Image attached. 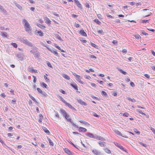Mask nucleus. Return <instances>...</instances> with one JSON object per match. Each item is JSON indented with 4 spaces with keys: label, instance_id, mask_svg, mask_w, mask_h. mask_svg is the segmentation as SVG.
<instances>
[{
    "label": "nucleus",
    "instance_id": "8fccbe9b",
    "mask_svg": "<svg viewBox=\"0 0 155 155\" xmlns=\"http://www.w3.org/2000/svg\"><path fill=\"white\" fill-rule=\"evenodd\" d=\"M89 56L90 58H92V59H94V58L96 59L97 58L94 55L89 54Z\"/></svg>",
    "mask_w": 155,
    "mask_h": 155
},
{
    "label": "nucleus",
    "instance_id": "09e8293b",
    "mask_svg": "<svg viewBox=\"0 0 155 155\" xmlns=\"http://www.w3.org/2000/svg\"><path fill=\"white\" fill-rule=\"evenodd\" d=\"M134 130L137 134H140V132L138 131L136 128H134Z\"/></svg>",
    "mask_w": 155,
    "mask_h": 155
},
{
    "label": "nucleus",
    "instance_id": "7c9ffc66",
    "mask_svg": "<svg viewBox=\"0 0 155 155\" xmlns=\"http://www.w3.org/2000/svg\"><path fill=\"white\" fill-rule=\"evenodd\" d=\"M91 45L94 48L97 49H99V46L98 45H96L95 44L93 43H92L91 42Z\"/></svg>",
    "mask_w": 155,
    "mask_h": 155
},
{
    "label": "nucleus",
    "instance_id": "bf43d9fd",
    "mask_svg": "<svg viewBox=\"0 0 155 155\" xmlns=\"http://www.w3.org/2000/svg\"><path fill=\"white\" fill-rule=\"evenodd\" d=\"M138 112L139 113H140L142 115H146L145 114H144V113H143L141 110H138Z\"/></svg>",
    "mask_w": 155,
    "mask_h": 155
},
{
    "label": "nucleus",
    "instance_id": "774afa93",
    "mask_svg": "<svg viewBox=\"0 0 155 155\" xmlns=\"http://www.w3.org/2000/svg\"><path fill=\"white\" fill-rule=\"evenodd\" d=\"M60 91L61 93L62 94H66L64 90H62V89L60 90Z\"/></svg>",
    "mask_w": 155,
    "mask_h": 155
},
{
    "label": "nucleus",
    "instance_id": "f704fd0d",
    "mask_svg": "<svg viewBox=\"0 0 155 155\" xmlns=\"http://www.w3.org/2000/svg\"><path fill=\"white\" fill-rule=\"evenodd\" d=\"M94 22L97 23V24L100 25L101 24V22L99 21V20L97 19H95L94 20Z\"/></svg>",
    "mask_w": 155,
    "mask_h": 155
},
{
    "label": "nucleus",
    "instance_id": "4468645a",
    "mask_svg": "<svg viewBox=\"0 0 155 155\" xmlns=\"http://www.w3.org/2000/svg\"><path fill=\"white\" fill-rule=\"evenodd\" d=\"M42 128L45 132L47 134H50V132L48 130V129L45 127H42Z\"/></svg>",
    "mask_w": 155,
    "mask_h": 155
},
{
    "label": "nucleus",
    "instance_id": "b1692460",
    "mask_svg": "<svg viewBox=\"0 0 155 155\" xmlns=\"http://www.w3.org/2000/svg\"><path fill=\"white\" fill-rule=\"evenodd\" d=\"M66 105L67 106H68L69 108H70L71 109H72V110H74V111H76V109L75 108H74V107H72L71 106V104H70L68 103L66 104Z\"/></svg>",
    "mask_w": 155,
    "mask_h": 155
},
{
    "label": "nucleus",
    "instance_id": "c85d7f7f",
    "mask_svg": "<svg viewBox=\"0 0 155 155\" xmlns=\"http://www.w3.org/2000/svg\"><path fill=\"white\" fill-rule=\"evenodd\" d=\"M29 97H30L33 100V101H34L35 103L37 105V104H38V103L37 102V101L36 100V99H35V98L33 97L32 96H31V95H30V94H29Z\"/></svg>",
    "mask_w": 155,
    "mask_h": 155
},
{
    "label": "nucleus",
    "instance_id": "473e14b6",
    "mask_svg": "<svg viewBox=\"0 0 155 155\" xmlns=\"http://www.w3.org/2000/svg\"><path fill=\"white\" fill-rule=\"evenodd\" d=\"M115 133L118 135L122 136L123 137H126L125 136L123 135L122 134L120 133V131L118 130L115 131Z\"/></svg>",
    "mask_w": 155,
    "mask_h": 155
},
{
    "label": "nucleus",
    "instance_id": "a211bd4d",
    "mask_svg": "<svg viewBox=\"0 0 155 155\" xmlns=\"http://www.w3.org/2000/svg\"><path fill=\"white\" fill-rule=\"evenodd\" d=\"M98 143L100 146L101 147H104L106 146V143L104 142H102L101 141H99Z\"/></svg>",
    "mask_w": 155,
    "mask_h": 155
},
{
    "label": "nucleus",
    "instance_id": "393cba45",
    "mask_svg": "<svg viewBox=\"0 0 155 155\" xmlns=\"http://www.w3.org/2000/svg\"><path fill=\"white\" fill-rule=\"evenodd\" d=\"M1 35L4 38H7L8 36L7 33L5 32H1Z\"/></svg>",
    "mask_w": 155,
    "mask_h": 155
},
{
    "label": "nucleus",
    "instance_id": "ddd939ff",
    "mask_svg": "<svg viewBox=\"0 0 155 155\" xmlns=\"http://www.w3.org/2000/svg\"><path fill=\"white\" fill-rule=\"evenodd\" d=\"M17 57L21 60H23V54L20 53H18L17 54Z\"/></svg>",
    "mask_w": 155,
    "mask_h": 155
},
{
    "label": "nucleus",
    "instance_id": "4d7b16f0",
    "mask_svg": "<svg viewBox=\"0 0 155 155\" xmlns=\"http://www.w3.org/2000/svg\"><path fill=\"white\" fill-rule=\"evenodd\" d=\"M69 143H70L71 144L73 147H74L78 149V148L76 146V145L73 143H72L71 141H70L68 142Z\"/></svg>",
    "mask_w": 155,
    "mask_h": 155
},
{
    "label": "nucleus",
    "instance_id": "20e7f679",
    "mask_svg": "<svg viewBox=\"0 0 155 155\" xmlns=\"http://www.w3.org/2000/svg\"><path fill=\"white\" fill-rule=\"evenodd\" d=\"M48 50L54 54L56 56L58 57L60 56L57 52V50L55 48H48Z\"/></svg>",
    "mask_w": 155,
    "mask_h": 155
},
{
    "label": "nucleus",
    "instance_id": "5701e85b",
    "mask_svg": "<svg viewBox=\"0 0 155 155\" xmlns=\"http://www.w3.org/2000/svg\"><path fill=\"white\" fill-rule=\"evenodd\" d=\"M35 31H37V33L38 34L39 36L42 37L44 35V33L42 31H41L40 30V31H37V30H36Z\"/></svg>",
    "mask_w": 155,
    "mask_h": 155
},
{
    "label": "nucleus",
    "instance_id": "58836bf2",
    "mask_svg": "<svg viewBox=\"0 0 155 155\" xmlns=\"http://www.w3.org/2000/svg\"><path fill=\"white\" fill-rule=\"evenodd\" d=\"M15 5H16V6L20 10H22V7L21 6H20L19 4H18L17 3H15Z\"/></svg>",
    "mask_w": 155,
    "mask_h": 155
},
{
    "label": "nucleus",
    "instance_id": "a18cd8bd",
    "mask_svg": "<svg viewBox=\"0 0 155 155\" xmlns=\"http://www.w3.org/2000/svg\"><path fill=\"white\" fill-rule=\"evenodd\" d=\"M11 45L14 48H16L18 47L17 45L15 43L12 42L11 43Z\"/></svg>",
    "mask_w": 155,
    "mask_h": 155
},
{
    "label": "nucleus",
    "instance_id": "0e129e2a",
    "mask_svg": "<svg viewBox=\"0 0 155 155\" xmlns=\"http://www.w3.org/2000/svg\"><path fill=\"white\" fill-rule=\"evenodd\" d=\"M112 95L114 96H117V93L115 91H113L112 92Z\"/></svg>",
    "mask_w": 155,
    "mask_h": 155
},
{
    "label": "nucleus",
    "instance_id": "c756f323",
    "mask_svg": "<svg viewBox=\"0 0 155 155\" xmlns=\"http://www.w3.org/2000/svg\"><path fill=\"white\" fill-rule=\"evenodd\" d=\"M76 80L79 83L84 84H85V82L82 81L81 79V78H76Z\"/></svg>",
    "mask_w": 155,
    "mask_h": 155
},
{
    "label": "nucleus",
    "instance_id": "cd10ccee",
    "mask_svg": "<svg viewBox=\"0 0 155 155\" xmlns=\"http://www.w3.org/2000/svg\"><path fill=\"white\" fill-rule=\"evenodd\" d=\"M68 120V121L69 122H70L71 123V124H72V125L74 127H76L77 128H79V127L77 125H76L74 123V122L71 119Z\"/></svg>",
    "mask_w": 155,
    "mask_h": 155
},
{
    "label": "nucleus",
    "instance_id": "4be33fe9",
    "mask_svg": "<svg viewBox=\"0 0 155 155\" xmlns=\"http://www.w3.org/2000/svg\"><path fill=\"white\" fill-rule=\"evenodd\" d=\"M59 98L60 100L62 101L63 103H64L66 105L68 103L66 102L64 99L61 96H59Z\"/></svg>",
    "mask_w": 155,
    "mask_h": 155
},
{
    "label": "nucleus",
    "instance_id": "2f4dec72",
    "mask_svg": "<svg viewBox=\"0 0 155 155\" xmlns=\"http://www.w3.org/2000/svg\"><path fill=\"white\" fill-rule=\"evenodd\" d=\"M79 121L81 123L84 124H85V125H90L89 124L88 122H86L85 121H84L81 120H79Z\"/></svg>",
    "mask_w": 155,
    "mask_h": 155
},
{
    "label": "nucleus",
    "instance_id": "1a4fd4ad",
    "mask_svg": "<svg viewBox=\"0 0 155 155\" xmlns=\"http://www.w3.org/2000/svg\"><path fill=\"white\" fill-rule=\"evenodd\" d=\"M65 152L67 153L68 155H73L71 151L67 148H65L64 149Z\"/></svg>",
    "mask_w": 155,
    "mask_h": 155
},
{
    "label": "nucleus",
    "instance_id": "f257e3e1",
    "mask_svg": "<svg viewBox=\"0 0 155 155\" xmlns=\"http://www.w3.org/2000/svg\"><path fill=\"white\" fill-rule=\"evenodd\" d=\"M23 21L25 23L24 28L25 31L28 33H31V28L27 21L25 19H24Z\"/></svg>",
    "mask_w": 155,
    "mask_h": 155
},
{
    "label": "nucleus",
    "instance_id": "13d9d810",
    "mask_svg": "<svg viewBox=\"0 0 155 155\" xmlns=\"http://www.w3.org/2000/svg\"><path fill=\"white\" fill-rule=\"evenodd\" d=\"M123 116L126 117H128L129 116V114L127 112H126V113H123Z\"/></svg>",
    "mask_w": 155,
    "mask_h": 155
},
{
    "label": "nucleus",
    "instance_id": "de8ad7c7",
    "mask_svg": "<svg viewBox=\"0 0 155 155\" xmlns=\"http://www.w3.org/2000/svg\"><path fill=\"white\" fill-rule=\"evenodd\" d=\"M91 97H92V98H93V99H95L97 100H98L99 101V99L96 97H95L94 96V95H93V94H91Z\"/></svg>",
    "mask_w": 155,
    "mask_h": 155
},
{
    "label": "nucleus",
    "instance_id": "a878e982",
    "mask_svg": "<svg viewBox=\"0 0 155 155\" xmlns=\"http://www.w3.org/2000/svg\"><path fill=\"white\" fill-rule=\"evenodd\" d=\"M92 151L93 153L96 155H98L99 153H100V152L95 150H92Z\"/></svg>",
    "mask_w": 155,
    "mask_h": 155
},
{
    "label": "nucleus",
    "instance_id": "9b49d317",
    "mask_svg": "<svg viewBox=\"0 0 155 155\" xmlns=\"http://www.w3.org/2000/svg\"><path fill=\"white\" fill-rule=\"evenodd\" d=\"M60 112L63 114V116L65 118L67 116L68 114L63 109H61L60 110Z\"/></svg>",
    "mask_w": 155,
    "mask_h": 155
},
{
    "label": "nucleus",
    "instance_id": "4c0bfd02",
    "mask_svg": "<svg viewBox=\"0 0 155 155\" xmlns=\"http://www.w3.org/2000/svg\"><path fill=\"white\" fill-rule=\"evenodd\" d=\"M41 85L44 88H48V86L44 82H42L41 84Z\"/></svg>",
    "mask_w": 155,
    "mask_h": 155
},
{
    "label": "nucleus",
    "instance_id": "e2e57ef3",
    "mask_svg": "<svg viewBox=\"0 0 155 155\" xmlns=\"http://www.w3.org/2000/svg\"><path fill=\"white\" fill-rule=\"evenodd\" d=\"M54 46L55 48L58 49L59 50L61 49V48L59 46H58V45L57 44H55L54 45Z\"/></svg>",
    "mask_w": 155,
    "mask_h": 155
},
{
    "label": "nucleus",
    "instance_id": "c9c22d12",
    "mask_svg": "<svg viewBox=\"0 0 155 155\" xmlns=\"http://www.w3.org/2000/svg\"><path fill=\"white\" fill-rule=\"evenodd\" d=\"M37 25L39 28H41V29H44L45 28V27L43 25H41L39 24H37Z\"/></svg>",
    "mask_w": 155,
    "mask_h": 155
},
{
    "label": "nucleus",
    "instance_id": "423d86ee",
    "mask_svg": "<svg viewBox=\"0 0 155 155\" xmlns=\"http://www.w3.org/2000/svg\"><path fill=\"white\" fill-rule=\"evenodd\" d=\"M77 6L79 8L80 10L82 11L83 8L82 5L81 4L78 0H74Z\"/></svg>",
    "mask_w": 155,
    "mask_h": 155
},
{
    "label": "nucleus",
    "instance_id": "bb28decb",
    "mask_svg": "<svg viewBox=\"0 0 155 155\" xmlns=\"http://www.w3.org/2000/svg\"><path fill=\"white\" fill-rule=\"evenodd\" d=\"M68 120V121L69 122H70L71 123V124H72V125L74 127H76L77 128H79V127L77 125H76L74 123V122L71 119Z\"/></svg>",
    "mask_w": 155,
    "mask_h": 155
},
{
    "label": "nucleus",
    "instance_id": "9d476101",
    "mask_svg": "<svg viewBox=\"0 0 155 155\" xmlns=\"http://www.w3.org/2000/svg\"><path fill=\"white\" fill-rule=\"evenodd\" d=\"M45 22L49 25L51 24V21H50L49 19L47 17H45Z\"/></svg>",
    "mask_w": 155,
    "mask_h": 155
},
{
    "label": "nucleus",
    "instance_id": "6e6d98bb",
    "mask_svg": "<svg viewBox=\"0 0 155 155\" xmlns=\"http://www.w3.org/2000/svg\"><path fill=\"white\" fill-rule=\"evenodd\" d=\"M41 94L43 95L45 97H47L48 96V95L45 92L43 91H42V92H41Z\"/></svg>",
    "mask_w": 155,
    "mask_h": 155
},
{
    "label": "nucleus",
    "instance_id": "6e6552de",
    "mask_svg": "<svg viewBox=\"0 0 155 155\" xmlns=\"http://www.w3.org/2000/svg\"><path fill=\"white\" fill-rule=\"evenodd\" d=\"M78 33L82 36H87L86 33L84 32V30L83 29H81V30L78 32Z\"/></svg>",
    "mask_w": 155,
    "mask_h": 155
},
{
    "label": "nucleus",
    "instance_id": "f03ea898",
    "mask_svg": "<svg viewBox=\"0 0 155 155\" xmlns=\"http://www.w3.org/2000/svg\"><path fill=\"white\" fill-rule=\"evenodd\" d=\"M32 49L30 51V52L34 55L35 58H38L39 57V52L38 51V48L34 46Z\"/></svg>",
    "mask_w": 155,
    "mask_h": 155
},
{
    "label": "nucleus",
    "instance_id": "c03bdc74",
    "mask_svg": "<svg viewBox=\"0 0 155 155\" xmlns=\"http://www.w3.org/2000/svg\"><path fill=\"white\" fill-rule=\"evenodd\" d=\"M105 151L107 153L110 154L111 153L110 151L107 148H105L104 149Z\"/></svg>",
    "mask_w": 155,
    "mask_h": 155
},
{
    "label": "nucleus",
    "instance_id": "72a5a7b5",
    "mask_svg": "<svg viewBox=\"0 0 155 155\" xmlns=\"http://www.w3.org/2000/svg\"><path fill=\"white\" fill-rule=\"evenodd\" d=\"M55 37L57 38L58 40H59L60 41H63V40L61 38L60 36V35H58V34H55Z\"/></svg>",
    "mask_w": 155,
    "mask_h": 155
},
{
    "label": "nucleus",
    "instance_id": "680f3d73",
    "mask_svg": "<svg viewBox=\"0 0 155 155\" xmlns=\"http://www.w3.org/2000/svg\"><path fill=\"white\" fill-rule=\"evenodd\" d=\"M92 115L94 117H99V115L95 113L94 112H92Z\"/></svg>",
    "mask_w": 155,
    "mask_h": 155
},
{
    "label": "nucleus",
    "instance_id": "a19ab883",
    "mask_svg": "<svg viewBox=\"0 0 155 155\" xmlns=\"http://www.w3.org/2000/svg\"><path fill=\"white\" fill-rule=\"evenodd\" d=\"M101 94L103 96H104L105 97H107V93L104 91H101Z\"/></svg>",
    "mask_w": 155,
    "mask_h": 155
},
{
    "label": "nucleus",
    "instance_id": "49530a36",
    "mask_svg": "<svg viewBox=\"0 0 155 155\" xmlns=\"http://www.w3.org/2000/svg\"><path fill=\"white\" fill-rule=\"evenodd\" d=\"M135 37L137 39H139L141 38V37L138 34H136L134 35Z\"/></svg>",
    "mask_w": 155,
    "mask_h": 155
},
{
    "label": "nucleus",
    "instance_id": "2eb2a0df",
    "mask_svg": "<svg viewBox=\"0 0 155 155\" xmlns=\"http://www.w3.org/2000/svg\"><path fill=\"white\" fill-rule=\"evenodd\" d=\"M20 41L24 44L25 45L26 43H27L28 41V40L26 39H25L24 38H21L20 39Z\"/></svg>",
    "mask_w": 155,
    "mask_h": 155
},
{
    "label": "nucleus",
    "instance_id": "864d4df0",
    "mask_svg": "<svg viewBox=\"0 0 155 155\" xmlns=\"http://www.w3.org/2000/svg\"><path fill=\"white\" fill-rule=\"evenodd\" d=\"M47 64L48 66L50 68H52V66L51 65V64L48 61H47Z\"/></svg>",
    "mask_w": 155,
    "mask_h": 155
},
{
    "label": "nucleus",
    "instance_id": "e433bc0d",
    "mask_svg": "<svg viewBox=\"0 0 155 155\" xmlns=\"http://www.w3.org/2000/svg\"><path fill=\"white\" fill-rule=\"evenodd\" d=\"M97 139L99 140H101L102 141H104L105 140H106L104 138L98 135Z\"/></svg>",
    "mask_w": 155,
    "mask_h": 155
},
{
    "label": "nucleus",
    "instance_id": "aec40b11",
    "mask_svg": "<svg viewBox=\"0 0 155 155\" xmlns=\"http://www.w3.org/2000/svg\"><path fill=\"white\" fill-rule=\"evenodd\" d=\"M25 45H27L30 47H32L33 48V47H34V46L33 44L31 42L29 41H28L27 43H26V44H25Z\"/></svg>",
    "mask_w": 155,
    "mask_h": 155
},
{
    "label": "nucleus",
    "instance_id": "79ce46f5",
    "mask_svg": "<svg viewBox=\"0 0 155 155\" xmlns=\"http://www.w3.org/2000/svg\"><path fill=\"white\" fill-rule=\"evenodd\" d=\"M127 99L128 100H129V101H131L132 102H136V100L135 99H134V98L131 99V98H130V97H128L127 98Z\"/></svg>",
    "mask_w": 155,
    "mask_h": 155
},
{
    "label": "nucleus",
    "instance_id": "7ed1b4c3",
    "mask_svg": "<svg viewBox=\"0 0 155 155\" xmlns=\"http://www.w3.org/2000/svg\"><path fill=\"white\" fill-rule=\"evenodd\" d=\"M85 135L90 138H92L95 139H97L98 135L96 134H93L92 133L90 132H88Z\"/></svg>",
    "mask_w": 155,
    "mask_h": 155
},
{
    "label": "nucleus",
    "instance_id": "dca6fc26",
    "mask_svg": "<svg viewBox=\"0 0 155 155\" xmlns=\"http://www.w3.org/2000/svg\"><path fill=\"white\" fill-rule=\"evenodd\" d=\"M70 85L75 90H78V86L76 84L71 83L70 84Z\"/></svg>",
    "mask_w": 155,
    "mask_h": 155
},
{
    "label": "nucleus",
    "instance_id": "3c124183",
    "mask_svg": "<svg viewBox=\"0 0 155 155\" xmlns=\"http://www.w3.org/2000/svg\"><path fill=\"white\" fill-rule=\"evenodd\" d=\"M141 32L142 34L143 35H148V34L147 33L145 32L144 31V30H141Z\"/></svg>",
    "mask_w": 155,
    "mask_h": 155
},
{
    "label": "nucleus",
    "instance_id": "f3484780",
    "mask_svg": "<svg viewBox=\"0 0 155 155\" xmlns=\"http://www.w3.org/2000/svg\"><path fill=\"white\" fill-rule=\"evenodd\" d=\"M28 70L31 73H36V72H37V71L33 69L32 67L29 68Z\"/></svg>",
    "mask_w": 155,
    "mask_h": 155
},
{
    "label": "nucleus",
    "instance_id": "6ab92c4d",
    "mask_svg": "<svg viewBox=\"0 0 155 155\" xmlns=\"http://www.w3.org/2000/svg\"><path fill=\"white\" fill-rule=\"evenodd\" d=\"M117 69H118V71H119L120 73H122V74L124 75H126L127 73L126 72L124 71L122 69L120 68H117Z\"/></svg>",
    "mask_w": 155,
    "mask_h": 155
},
{
    "label": "nucleus",
    "instance_id": "603ef678",
    "mask_svg": "<svg viewBox=\"0 0 155 155\" xmlns=\"http://www.w3.org/2000/svg\"><path fill=\"white\" fill-rule=\"evenodd\" d=\"M139 143L140 144L142 145L143 146L145 147H147V145L146 144L142 142H139Z\"/></svg>",
    "mask_w": 155,
    "mask_h": 155
},
{
    "label": "nucleus",
    "instance_id": "052dcab7",
    "mask_svg": "<svg viewBox=\"0 0 155 155\" xmlns=\"http://www.w3.org/2000/svg\"><path fill=\"white\" fill-rule=\"evenodd\" d=\"M84 5H85V6L86 7L89 8H90V5L87 2H86L84 3Z\"/></svg>",
    "mask_w": 155,
    "mask_h": 155
},
{
    "label": "nucleus",
    "instance_id": "0eeeda50",
    "mask_svg": "<svg viewBox=\"0 0 155 155\" xmlns=\"http://www.w3.org/2000/svg\"><path fill=\"white\" fill-rule=\"evenodd\" d=\"M78 102L80 104L82 105H84V106H86L87 105V103H85V102H84L82 100H81L80 98H78L77 99Z\"/></svg>",
    "mask_w": 155,
    "mask_h": 155
},
{
    "label": "nucleus",
    "instance_id": "338daca9",
    "mask_svg": "<svg viewBox=\"0 0 155 155\" xmlns=\"http://www.w3.org/2000/svg\"><path fill=\"white\" fill-rule=\"evenodd\" d=\"M37 90L38 91L39 93L41 94V92H42V91L39 88H37Z\"/></svg>",
    "mask_w": 155,
    "mask_h": 155
},
{
    "label": "nucleus",
    "instance_id": "ea45409f",
    "mask_svg": "<svg viewBox=\"0 0 155 155\" xmlns=\"http://www.w3.org/2000/svg\"><path fill=\"white\" fill-rule=\"evenodd\" d=\"M48 139L49 143V145L51 146H53L54 145L53 143L51 141L50 138H48Z\"/></svg>",
    "mask_w": 155,
    "mask_h": 155
},
{
    "label": "nucleus",
    "instance_id": "412c9836",
    "mask_svg": "<svg viewBox=\"0 0 155 155\" xmlns=\"http://www.w3.org/2000/svg\"><path fill=\"white\" fill-rule=\"evenodd\" d=\"M25 45H27L30 47H32L33 48V47H34V46L33 44L31 42L29 41H28L27 43H26V44H25Z\"/></svg>",
    "mask_w": 155,
    "mask_h": 155
},
{
    "label": "nucleus",
    "instance_id": "f8f14e48",
    "mask_svg": "<svg viewBox=\"0 0 155 155\" xmlns=\"http://www.w3.org/2000/svg\"><path fill=\"white\" fill-rule=\"evenodd\" d=\"M79 130L78 131L79 132H86L87 131V130L83 127H79Z\"/></svg>",
    "mask_w": 155,
    "mask_h": 155
},
{
    "label": "nucleus",
    "instance_id": "39448f33",
    "mask_svg": "<svg viewBox=\"0 0 155 155\" xmlns=\"http://www.w3.org/2000/svg\"><path fill=\"white\" fill-rule=\"evenodd\" d=\"M114 144L118 148H119L120 149L122 150L123 151L126 152V149L125 148L123 147L122 146H121L120 144L115 142H114Z\"/></svg>",
    "mask_w": 155,
    "mask_h": 155
},
{
    "label": "nucleus",
    "instance_id": "37998d69",
    "mask_svg": "<svg viewBox=\"0 0 155 155\" xmlns=\"http://www.w3.org/2000/svg\"><path fill=\"white\" fill-rule=\"evenodd\" d=\"M84 38H80V40L83 43H86L87 42V41L85 40L84 39Z\"/></svg>",
    "mask_w": 155,
    "mask_h": 155
},
{
    "label": "nucleus",
    "instance_id": "69168bd1",
    "mask_svg": "<svg viewBox=\"0 0 155 155\" xmlns=\"http://www.w3.org/2000/svg\"><path fill=\"white\" fill-rule=\"evenodd\" d=\"M112 43L115 45H117V41L116 40H114L112 41Z\"/></svg>",
    "mask_w": 155,
    "mask_h": 155
},
{
    "label": "nucleus",
    "instance_id": "5fc2aeb1",
    "mask_svg": "<svg viewBox=\"0 0 155 155\" xmlns=\"http://www.w3.org/2000/svg\"><path fill=\"white\" fill-rule=\"evenodd\" d=\"M97 77H104V76H105L104 74H97Z\"/></svg>",
    "mask_w": 155,
    "mask_h": 155
}]
</instances>
